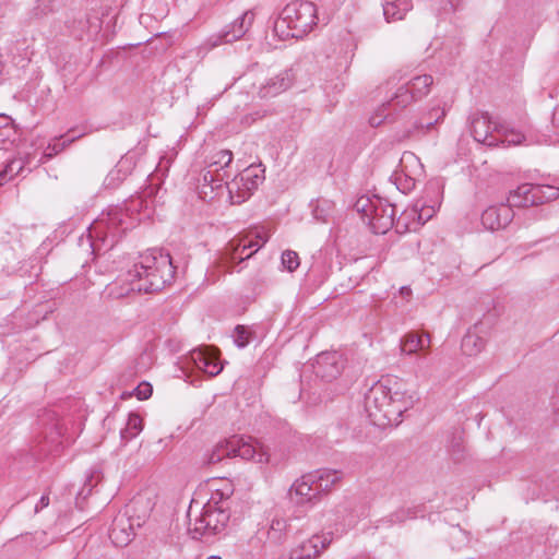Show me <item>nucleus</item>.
<instances>
[{
  "label": "nucleus",
  "instance_id": "nucleus-1",
  "mask_svg": "<svg viewBox=\"0 0 559 559\" xmlns=\"http://www.w3.org/2000/svg\"><path fill=\"white\" fill-rule=\"evenodd\" d=\"M417 393L395 377H382L365 396V407L371 420L379 425H397L402 415L417 402Z\"/></svg>",
  "mask_w": 559,
  "mask_h": 559
},
{
  "label": "nucleus",
  "instance_id": "nucleus-2",
  "mask_svg": "<svg viewBox=\"0 0 559 559\" xmlns=\"http://www.w3.org/2000/svg\"><path fill=\"white\" fill-rule=\"evenodd\" d=\"M148 207L142 197L132 198L124 206H111L103 212L88 227V236L112 248L124 233L134 228L141 221V210Z\"/></svg>",
  "mask_w": 559,
  "mask_h": 559
},
{
  "label": "nucleus",
  "instance_id": "nucleus-3",
  "mask_svg": "<svg viewBox=\"0 0 559 559\" xmlns=\"http://www.w3.org/2000/svg\"><path fill=\"white\" fill-rule=\"evenodd\" d=\"M233 489L227 486L225 490H215L203 508L195 512L190 506L188 510V531L194 539L221 533L227 525L230 514L228 502Z\"/></svg>",
  "mask_w": 559,
  "mask_h": 559
},
{
  "label": "nucleus",
  "instance_id": "nucleus-4",
  "mask_svg": "<svg viewBox=\"0 0 559 559\" xmlns=\"http://www.w3.org/2000/svg\"><path fill=\"white\" fill-rule=\"evenodd\" d=\"M131 275L138 278V293L159 292L174 280L175 267L171 257L162 251H151L141 255L140 262L132 266Z\"/></svg>",
  "mask_w": 559,
  "mask_h": 559
},
{
  "label": "nucleus",
  "instance_id": "nucleus-5",
  "mask_svg": "<svg viewBox=\"0 0 559 559\" xmlns=\"http://www.w3.org/2000/svg\"><path fill=\"white\" fill-rule=\"evenodd\" d=\"M318 23L317 7L306 0L289 2L274 22V33L281 39L301 38Z\"/></svg>",
  "mask_w": 559,
  "mask_h": 559
},
{
  "label": "nucleus",
  "instance_id": "nucleus-6",
  "mask_svg": "<svg viewBox=\"0 0 559 559\" xmlns=\"http://www.w3.org/2000/svg\"><path fill=\"white\" fill-rule=\"evenodd\" d=\"M432 83L433 79L429 74L413 78L405 86H401L389 102L382 104L377 109L369 119L370 124L379 127L385 121H393V111L404 109L413 102L428 95Z\"/></svg>",
  "mask_w": 559,
  "mask_h": 559
},
{
  "label": "nucleus",
  "instance_id": "nucleus-7",
  "mask_svg": "<svg viewBox=\"0 0 559 559\" xmlns=\"http://www.w3.org/2000/svg\"><path fill=\"white\" fill-rule=\"evenodd\" d=\"M355 209L374 234H385L394 224V205L377 195L358 198Z\"/></svg>",
  "mask_w": 559,
  "mask_h": 559
},
{
  "label": "nucleus",
  "instance_id": "nucleus-8",
  "mask_svg": "<svg viewBox=\"0 0 559 559\" xmlns=\"http://www.w3.org/2000/svg\"><path fill=\"white\" fill-rule=\"evenodd\" d=\"M255 238L258 240L249 236L231 239L216 262L217 267L228 270L231 263L251 258L267 241V238L261 234H257Z\"/></svg>",
  "mask_w": 559,
  "mask_h": 559
},
{
  "label": "nucleus",
  "instance_id": "nucleus-9",
  "mask_svg": "<svg viewBox=\"0 0 559 559\" xmlns=\"http://www.w3.org/2000/svg\"><path fill=\"white\" fill-rule=\"evenodd\" d=\"M254 20V13L250 10L243 12L234 22L227 25L219 34L211 35L200 47L209 51L222 44H230L240 39L251 27Z\"/></svg>",
  "mask_w": 559,
  "mask_h": 559
},
{
  "label": "nucleus",
  "instance_id": "nucleus-10",
  "mask_svg": "<svg viewBox=\"0 0 559 559\" xmlns=\"http://www.w3.org/2000/svg\"><path fill=\"white\" fill-rule=\"evenodd\" d=\"M312 479L308 473L293 483L288 490V498L293 504L308 510L319 502L321 497Z\"/></svg>",
  "mask_w": 559,
  "mask_h": 559
},
{
  "label": "nucleus",
  "instance_id": "nucleus-11",
  "mask_svg": "<svg viewBox=\"0 0 559 559\" xmlns=\"http://www.w3.org/2000/svg\"><path fill=\"white\" fill-rule=\"evenodd\" d=\"M345 359L337 352H325L317 356L314 372L325 381L336 379L344 370Z\"/></svg>",
  "mask_w": 559,
  "mask_h": 559
},
{
  "label": "nucleus",
  "instance_id": "nucleus-12",
  "mask_svg": "<svg viewBox=\"0 0 559 559\" xmlns=\"http://www.w3.org/2000/svg\"><path fill=\"white\" fill-rule=\"evenodd\" d=\"M230 447L233 457L239 456L242 460H251L259 464L269 462L270 455L267 451L259 443L246 441L241 437L234 436L230 438Z\"/></svg>",
  "mask_w": 559,
  "mask_h": 559
},
{
  "label": "nucleus",
  "instance_id": "nucleus-13",
  "mask_svg": "<svg viewBox=\"0 0 559 559\" xmlns=\"http://www.w3.org/2000/svg\"><path fill=\"white\" fill-rule=\"evenodd\" d=\"M233 160V153L229 150H221L211 156L207 170L203 175V181L210 183L212 189H217L222 186L226 173L222 175L219 171L229 166Z\"/></svg>",
  "mask_w": 559,
  "mask_h": 559
},
{
  "label": "nucleus",
  "instance_id": "nucleus-14",
  "mask_svg": "<svg viewBox=\"0 0 559 559\" xmlns=\"http://www.w3.org/2000/svg\"><path fill=\"white\" fill-rule=\"evenodd\" d=\"M498 126L492 128L487 114H475L471 118V133L475 141L488 146L498 145Z\"/></svg>",
  "mask_w": 559,
  "mask_h": 559
},
{
  "label": "nucleus",
  "instance_id": "nucleus-15",
  "mask_svg": "<svg viewBox=\"0 0 559 559\" xmlns=\"http://www.w3.org/2000/svg\"><path fill=\"white\" fill-rule=\"evenodd\" d=\"M514 213L510 205L501 203L486 209L481 214V224L488 230L506 228L513 219Z\"/></svg>",
  "mask_w": 559,
  "mask_h": 559
},
{
  "label": "nucleus",
  "instance_id": "nucleus-16",
  "mask_svg": "<svg viewBox=\"0 0 559 559\" xmlns=\"http://www.w3.org/2000/svg\"><path fill=\"white\" fill-rule=\"evenodd\" d=\"M190 359L199 370L211 377L217 376L223 369L217 352L207 346L193 349Z\"/></svg>",
  "mask_w": 559,
  "mask_h": 559
},
{
  "label": "nucleus",
  "instance_id": "nucleus-17",
  "mask_svg": "<svg viewBox=\"0 0 559 559\" xmlns=\"http://www.w3.org/2000/svg\"><path fill=\"white\" fill-rule=\"evenodd\" d=\"M134 527L127 513H119L109 528V538L117 547L128 546L134 537Z\"/></svg>",
  "mask_w": 559,
  "mask_h": 559
},
{
  "label": "nucleus",
  "instance_id": "nucleus-18",
  "mask_svg": "<svg viewBox=\"0 0 559 559\" xmlns=\"http://www.w3.org/2000/svg\"><path fill=\"white\" fill-rule=\"evenodd\" d=\"M326 535H313L290 550V559H316L330 544Z\"/></svg>",
  "mask_w": 559,
  "mask_h": 559
},
{
  "label": "nucleus",
  "instance_id": "nucleus-19",
  "mask_svg": "<svg viewBox=\"0 0 559 559\" xmlns=\"http://www.w3.org/2000/svg\"><path fill=\"white\" fill-rule=\"evenodd\" d=\"M64 425L59 419L46 429L43 441L38 444V453L43 455H56L63 447Z\"/></svg>",
  "mask_w": 559,
  "mask_h": 559
},
{
  "label": "nucleus",
  "instance_id": "nucleus-20",
  "mask_svg": "<svg viewBox=\"0 0 559 559\" xmlns=\"http://www.w3.org/2000/svg\"><path fill=\"white\" fill-rule=\"evenodd\" d=\"M294 78L290 70H284L274 76L269 78L258 91L260 98H271L288 90Z\"/></svg>",
  "mask_w": 559,
  "mask_h": 559
},
{
  "label": "nucleus",
  "instance_id": "nucleus-21",
  "mask_svg": "<svg viewBox=\"0 0 559 559\" xmlns=\"http://www.w3.org/2000/svg\"><path fill=\"white\" fill-rule=\"evenodd\" d=\"M138 278L131 275V269L108 284L105 294L108 298L120 299L129 296L131 293H138Z\"/></svg>",
  "mask_w": 559,
  "mask_h": 559
},
{
  "label": "nucleus",
  "instance_id": "nucleus-22",
  "mask_svg": "<svg viewBox=\"0 0 559 559\" xmlns=\"http://www.w3.org/2000/svg\"><path fill=\"white\" fill-rule=\"evenodd\" d=\"M239 177L243 186V192L234 199V204L245 202L263 180V177L259 174V169L253 166L246 168Z\"/></svg>",
  "mask_w": 559,
  "mask_h": 559
},
{
  "label": "nucleus",
  "instance_id": "nucleus-23",
  "mask_svg": "<svg viewBox=\"0 0 559 559\" xmlns=\"http://www.w3.org/2000/svg\"><path fill=\"white\" fill-rule=\"evenodd\" d=\"M310 474L320 496L330 491L342 479V473L336 469L321 468Z\"/></svg>",
  "mask_w": 559,
  "mask_h": 559
},
{
  "label": "nucleus",
  "instance_id": "nucleus-24",
  "mask_svg": "<svg viewBox=\"0 0 559 559\" xmlns=\"http://www.w3.org/2000/svg\"><path fill=\"white\" fill-rule=\"evenodd\" d=\"M486 338L480 335L479 326L476 324L463 336L461 348L464 355L476 356L481 353L486 346Z\"/></svg>",
  "mask_w": 559,
  "mask_h": 559
},
{
  "label": "nucleus",
  "instance_id": "nucleus-25",
  "mask_svg": "<svg viewBox=\"0 0 559 559\" xmlns=\"http://www.w3.org/2000/svg\"><path fill=\"white\" fill-rule=\"evenodd\" d=\"M290 530L288 520L282 515L275 514L269 525L267 540L272 544H282Z\"/></svg>",
  "mask_w": 559,
  "mask_h": 559
},
{
  "label": "nucleus",
  "instance_id": "nucleus-26",
  "mask_svg": "<svg viewBox=\"0 0 559 559\" xmlns=\"http://www.w3.org/2000/svg\"><path fill=\"white\" fill-rule=\"evenodd\" d=\"M383 15L388 22L399 21L412 9L411 0H383Z\"/></svg>",
  "mask_w": 559,
  "mask_h": 559
},
{
  "label": "nucleus",
  "instance_id": "nucleus-27",
  "mask_svg": "<svg viewBox=\"0 0 559 559\" xmlns=\"http://www.w3.org/2000/svg\"><path fill=\"white\" fill-rule=\"evenodd\" d=\"M334 524L336 532H343L347 528L353 527L357 521L358 515L355 514L354 510L348 504H340L334 511Z\"/></svg>",
  "mask_w": 559,
  "mask_h": 559
},
{
  "label": "nucleus",
  "instance_id": "nucleus-28",
  "mask_svg": "<svg viewBox=\"0 0 559 559\" xmlns=\"http://www.w3.org/2000/svg\"><path fill=\"white\" fill-rule=\"evenodd\" d=\"M507 205L512 207H526L533 206V193L531 191V183H523L515 190L511 191L508 198Z\"/></svg>",
  "mask_w": 559,
  "mask_h": 559
},
{
  "label": "nucleus",
  "instance_id": "nucleus-29",
  "mask_svg": "<svg viewBox=\"0 0 559 559\" xmlns=\"http://www.w3.org/2000/svg\"><path fill=\"white\" fill-rule=\"evenodd\" d=\"M445 116V109L439 104L432 106L426 114H424L416 122L415 129L421 131H429L431 128L441 121Z\"/></svg>",
  "mask_w": 559,
  "mask_h": 559
},
{
  "label": "nucleus",
  "instance_id": "nucleus-30",
  "mask_svg": "<svg viewBox=\"0 0 559 559\" xmlns=\"http://www.w3.org/2000/svg\"><path fill=\"white\" fill-rule=\"evenodd\" d=\"M534 205L544 204L559 198V188L550 185H532Z\"/></svg>",
  "mask_w": 559,
  "mask_h": 559
},
{
  "label": "nucleus",
  "instance_id": "nucleus-31",
  "mask_svg": "<svg viewBox=\"0 0 559 559\" xmlns=\"http://www.w3.org/2000/svg\"><path fill=\"white\" fill-rule=\"evenodd\" d=\"M17 133L11 121L5 115H0V150H7L16 140Z\"/></svg>",
  "mask_w": 559,
  "mask_h": 559
},
{
  "label": "nucleus",
  "instance_id": "nucleus-32",
  "mask_svg": "<svg viewBox=\"0 0 559 559\" xmlns=\"http://www.w3.org/2000/svg\"><path fill=\"white\" fill-rule=\"evenodd\" d=\"M131 173V160L130 158H121L116 167L107 175L106 185L108 187H116Z\"/></svg>",
  "mask_w": 559,
  "mask_h": 559
},
{
  "label": "nucleus",
  "instance_id": "nucleus-33",
  "mask_svg": "<svg viewBox=\"0 0 559 559\" xmlns=\"http://www.w3.org/2000/svg\"><path fill=\"white\" fill-rule=\"evenodd\" d=\"M36 162L33 163V159L29 155L25 157H17L8 163L5 166V171L9 174V178L12 179L13 177L21 175L25 168H27L28 171L35 166Z\"/></svg>",
  "mask_w": 559,
  "mask_h": 559
},
{
  "label": "nucleus",
  "instance_id": "nucleus-34",
  "mask_svg": "<svg viewBox=\"0 0 559 559\" xmlns=\"http://www.w3.org/2000/svg\"><path fill=\"white\" fill-rule=\"evenodd\" d=\"M498 132V145L503 144L507 146L519 145L524 142L525 136L520 132L513 129H508L506 127H499L497 129Z\"/></svg>",
  "mask_w": 559,
  "mask_h": 559
},
{
  "label": "nucleus",
  "instance_id": "nucleus-35",
  "mask_svg": "<svg viewBox=\"0 0 559 559\" xmlns=\"http://www.w3.org/2000/svg\"><path fill=\"white\" fill-rule=\"evenodd\" d=\"M230 439L218 442L207 455V464H216L225 457H233Z\"/></svg>",
  "mask_w": 559,
  "mask_h": 559
},
{
  "label": "nucleus",
  "instance_id": "nucleus-36",
  "mask_svg": "<svg viewBox=\"0 0 559 559\" xmlns=\"http://www.w3.org/2000/svg\"><path fill=\"white\" fill-rule=\"evenodd\" d=\"M417 511L415 508L402 507L396 511L392 512L388 518L381 520L382 524L393 525L396 523H403L408 519H415Z\"/></svg>",
  "mask_w": 559,
  "mask_h": 559
},
{
  "label": "nucleus",
  "instance_id": "nucleus-37",
  "mask_svg": "<svg viewBox=\"0 0 559 559\" xmlns=\"http://www.w3.org/2000/svg\"><path fill=\"white\" fill-rule=\"evenodd\" d=\"M424 337L415 333H407L401 342V350L405 354H414L424 348Z\"/></svg>",
  "mask_w": 559,
  "mask_h": 559
},
{
  "label": "nucleus",
  "instance_id": "nucleus-38",
  "mask_svg": "<svg viewBox=\"0 0 559 559\" xmlns=\"http://www.w3.org/2000/svg\"><path fill=\"white\" fill-rule=\"evenodd\" d=\"M143 428V420L138 414H130L126 429L122 431V438L132 439L136 437Z\"/></svg>",
  "mask_w": 559,
  "mask_h": 559
},
{
  "label": "nucleus",
  "instance_id": "nucleus-39",
  "mask_svg": "<svg viewBox=\"0 0 559 559\" xmlns=\"http://www.w3.org/2000/svg\"><path fill=\"white\" fill-rule=\"evenodd\" d=\"M299 257L297 252L292 250H286L282 253V265L288 272H294L299 266Z\"/></svg>",
  "mask_w": 559,
  "mask_h": 559
},
{
  "label": "nucleus",
  "instance_id": "nucleus-40",
  "mask_svg": "<svg viewBox=\"0 0 559 559\" xmlns=\"http://www.w3.org/2000/svg\"><path fill=\"white\" fill-rule=\"evenodd\" d=\"M250 331L243 325H237L234 331V341L239 348L246 347L250 342Z\"/></svg>",
  "mask_w": 559,
  "mask_h": 559
},
{
  "label": "nucleus",
  "instance_id": "nucleus-41",
  "mask_svg": "<svg viewBox=\"0 0 559 559\" xmlns=\"http://www.w3.org/2000/svg\"><path fill=\"white\" fill-rule=\"evenodd\" d=\"M227 190L229 193V198L231 203L234 204V199L240 194H242L243 186L239 178L233 179L230 182H226Z\"/></svg>",
  "mask_w": 559,
  "mask_h": 559
},
{
  "label": "nucleus",
  "instance_id": "nucleus-42",
  "mask_svg": "<svg viewBox=\"0 0 559 559\" xmlns=\"http://www.w3.org/2000/svg\"><path fill=\"white\" fill-rule=\"evenodd\" d=\"M413 212L417 214V219L423 224L426 223L433 214V207H425L418 202L414 205Z\"/></svg>",
  "mask_w": 559,
  "mask_h": 559
},
{
  "label": "nucleus",
  "instance_id": "nucleus-43",
  "mask_svg": "<svg viewBox=\"0 0 559 559\" xmlns=\"http://www.w3.org/2000/svg\"><path fill=\"white\" fill-rule=\"evenodd\" d=\"M66 147V142H57L55 144H49L48 148H53V152H44L43 156L36 160L35 166H38L39 164L44 163L45 159L51 158L58 153H60Z\"/></svg>",
  "mask_w": 559,
  "mask_h": 559
},
{
  "label": "nucleus",
  "instance_id": "nucleus-44",
  "mask_svg": "<svg viewBox=\"0 0 559 559\" xmlns=\"http://www.w3.org/2000/svg\"><path fill=\"white\" fill-rule=\"evenodd\" d=\"M152 385L147 382H142L134 389V394L141 401L147 400L152 395Z\"/></svg>",
  "mask_w": 559,
  "mask_h": 559
},
{
  "label": "nucleus",
  "instance_id": "nucleus-45",
  "mask_svg": "<svg viewBox=\"0 0 559 559\" xmlns=\"http://www.w3.org/2000/svg\"><path fill=\"white\" fill-rule=\"evenodd\" d=\"M98 480H99V475L92 474L90 477H87L82 492H84L85 488H87V493H90L92 491V488L94 487V485L97 484Z\"/></svg>",
  "mask_w": 559,
  "mask_h": 559
},
{
  "label": "nucleus",
  "instance_id": "nucleus-46",
  "mask_svg": "<svg viewBox=\"0 0 559 559\" xmlns=\"http://www.w3.org/2000/svg\"><path fill=\"white\" fill-rule=\"evenodd\" d=\"M49 496L43 495L35 507V513H38L40 510L49 506Z\"/></svg>",
  "mask_w": 559,
  "mask_h": 559
},
{
  "label": "nucleus",
  "instance_id": "nucleus-47",
  "mask_svg": "<svg viewBox=\"0 0 559 559\" xmlns=\"http://www.w3.org/2000/svg\"><path fill=\"white\" fill-rule=\"evenodd\" d=\"M10 179L9 174L5 171V168L0 173V187L4 185V182Z\"/></svg>",
  "mask_w": 559,
  "mask_h": 559
},
{
  "label": "nucleus",
  "instance_id": "nucleus-48",
  "mask_svg": "<svg viewBox=\"0 0 559 559\" xmlns=\"http://www.w3.org/2000/svg\"><path fill=\"white\" fill-rule=\"evenodd\" d=\"M401 292H402V294H406V293L408 294L411 290L407 287H402Z\"/></svg>",
  "mask_w": 559,
  "mask_h": 559
},
{
  "label": "nucleus",
  "instance_id": "nucleus-49",
  "mask_svg": "<svg viewBox=\"0 0 559 559\" xmlns=\"http://www.w3.org/2000/svg\"><path fill=\"white\" fill-rule=\"evenodd\" d=\"M206 559H222V558H221V557H218V556H210V557H207Z\"/></svg>",
  "mask_w": 559,
  "mask_h": 559
},
{
  "label": "nucleus",
  "instance_id": "nucleus-50",
  "mask_svg": "<svg viewBox=\"0 0 559 559\" xmlns=\"http://www.w3.org/2000/svg\"><path fill=\"white\" fill-rule=\"evenodd\" d=\"M313 213H314L316 218H320V216L318 214V209H316Z\"/></svg>",
  "mask_w": 559,
  "mask_h": 559
},
{
  "label": "nucleus",
  "instance_id": "nucleus-51",
  "mask_svg": "<svg viewBox=\"0 0 559 559\" xmlns=\"http://www.w3.org/2000/svg\"><path fill=\"white\" fill-rule=\"evenodd\" d=\"M45 152H53V148H48L47 147Z\"/></svg>",
  "mask_w": 559,
  "mask_h": 559
},
{
  "label": "nucleus",
  "instance_id": "nucleus-52",
  "mask_svg": "<svg viewBox=\"0 0 559 559\" xmlns=\"http://www.w3.org/2000/svg\"><path fill=\"white\" fill-rule=\"evenodd\" d=\"M0 124H4L3 120H0Z\"/></svg>",
  "mask_w": 559,
  "mask_h": 559
}]
</instances>
